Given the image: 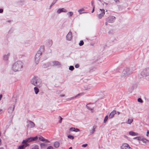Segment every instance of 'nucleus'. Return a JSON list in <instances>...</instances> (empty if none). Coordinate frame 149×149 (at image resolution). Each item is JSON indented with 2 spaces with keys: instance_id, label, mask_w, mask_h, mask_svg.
Returning a JSON list of instances; mask_svg holds the SVG:
<instances>
[{
  "instance_id": "f257e3e1",
  "label": "nucleus",
  "mask_w": 149,
  "mask_h": 149,
  "mask_svg": "<svg viewBox=\"0 0 149 149\" xmlns=\"http://www.w3.org/2000/svg\"><path fill=\"white\" fill-rule=\"evenodd\" d=\"M23 63L20 61H18L14 63L13 66V70L16 72L21 70L23 68Z\"/></svg>"
},
{
  "instance_id": "f03ea898",
  "label": "nucleus",
  "mask_w": 149,
  "mask_h": 149,
  "mask_svg": "<svg viewBox=\"0 0 149 149\" xmlns=\"http://www.w3.org/2000/svg\"><path fill=\"white\" fill-rule=\"evenodd\" d=\"M31 83L35 86H36L39 88L42 86L41 80L38 77H34L31 80Z\"/></svg>"
},
{
  "instance_id": "7ed1b4c3",
  "label": "nucleus",
  "mask_w": 149,
  "mask_h": 149,
  "mask_svg": "<svg viewBox=\"0 0 149 149\" xmlns=\"http://www.w3.org/2000/svg\"><path fill=\"white\" fill-rule=\"evenodd\" d=\"M38 139L37 136L34 137H30L23 141L24 143H27L36 140Z\"/></svg>"
},
{
  "instance_id": "20e7f679",
  "label": "nucleus",
  "mask_w": 149,
  "mask_h": 149,
  "mask_svg": "<svg viewBox=\"0 0 149 149\" xmlns=\"http://www.w3.org/2000/svg\"><path fill=\"white\" fill-rule=\"evenodd\" d=\"M141 75L143 76H147L149 75V68L144 70L141 72Z\"/></svg>"
},
{
  "instance_id": "39448f33",
  "label": "nucleus",
  "mask_w": 149,
  "mask_h": 149,
  "mask_svg": "<svg viewBox=\"0 0 149 149\" xmlns=\"http://www.w3.org/2000/svg\"><path fill=\"white\" fill-rule=\"evenodd\" d=\"M121 149H132L129 145L127 143H123L121 146Z\"/></svg>"
},
{
  "instance_id": "423d86ee",
  "label": "nucleus",
  "mask_w": 149,
  "mask_h": 149,
  "mask_svg": "<svg viewBox=\"0 0 149 149\" xmlns=\"http://www.w3.org/2000/svg\"><path fill=\"white\" fill-rule=\"evenodd\" d=\"M123 73L125 75H128L131 74L132 72L128 68L126 69L123 71Z\"/></svg>"
},
{
  "instance_id": "0eeeda50",
  "label": "nucleus",
  "mask_w": 149,
  "mask_h": 149,
  "mask_svg": "<svg viewBox=\"0 0 149 149\" xmlns=\"http://www.w3.org/2000/svg\"><path fill=\"white\" fill-rule=\"evenodd\" d=\"M40 58V55L39 54H36L35 57V62L36 64H38L39 62Z\"/></svg>"
},
{
  "instance_id": "6e6552de",
  "label": "nucleus",
  "mask_w": 149,
  "mask_h": 149,
  "mask_svg": "<svg viewBox=\"0 0 149 149\" xmlns=\"http://www.w3.org/2000/svg\"><path fill=\"white\" fill-rule=\"evenodd\" d=\"M101 10V13L98 15V17L100 19L105 14V10L104 9H100Z\"/></svg>"
},
{
  "instance_id": "1a4fd4ad",
  "label": "nucleus",
  "mask_w": 149,
  "mask_h": 149,
  "mask_svg": "<svg viewBox=\"0 0 149 149\" xmlns=\"http://www.w3.org/2000/svg\"><path fill=\"white\" fill-rule=\"evenodd\" d=\"M66 38L67 40H70L72 38V34L71 32H69L66 36Z\"/></svg>"
},
{
  "instance_id": "9d476101",
  "label": "nucleus",
  "mask_w": 149,
  "mask_h": 149,
  "mask_svg": "<svg viewBox=\"0 0 149 149\" xmlns=\"http://www.w3.org/2000/svg\"><path fill=\"white\" fill-rule=\"evenodd\" d=\"M23 144L21 146H19V149H24L25 147L28 146L29 144L27 143H24L23 141L22 142Z\"/></svg>"
},
{
  "instance_id": "9b49d317",
  "label": "nucleus",
  "mask_w": 149,
  "mask_h": 149,
  "mask_svg": "<svg viewBox=\"0 0 149 149\" xmlns=\"http://www.w3.org/2000/svg\"><path fill=\"white\" fill-rule=\"evenodd\" d=\"M115 18V17L113 16H110L107 19V21L109 23L112 22L113 20Z\"/></svg>"
},
{
  "instance_id": "f8f14e48",
  "label": "nucleus",
  "mask_w": 149,
  "mask_h": 149,
  "mask_svg": "<svg viewBox=\"0 0 149 149\" xmlns=\"http://www.w3.org/2000/svg\"><path fill=\"white\" fill-rule=\"evenodd\" d=\"M67 12V11L64 8L59 9L57 11V12L58 13H61L62 12Z\"/></svg>"
},
{
  "instance_id": "ddd939ff",
  "label": "nucleus",
  "mask_w": 149,
  "mask_h": 149,
  "mask_svg": "<svg viewBox=\"0 0 149 149\" xmlns=\"http://www.w3.org/2000/svg\"><path fill=\"white\" fill-rule=\"evenodd\" d=\"M70 132H77L80 131L77 128H75L74 127H72L70 129Z\"/></svg>"
},
{
  "instance_id": "4468645a",
  "label": "nucleus",
  "mask_w": 149,
  "mask_h": 149,
  "mask_svg": "<svg viewBox=\"0 0 149 149\" xmlns=\"http://www.w3.org/2000/svg\"><path fill=\"white\" fill-rule=\"evenodd\" d=\"M116 113V111L114 110L110 114L109 116V118H113Z\"/></svg>"
},
{
  "instance_id": "2eb2a0df",
  "label": "nucleus",
  "mask_w": 149,
  "mask_h": 149,
  "mask_svg": "<svg viewBox=\"0 0 149 149\" xmlns=\"http://www.w3.org/2000/svg\"><path fill=\"white\" fill-rule=\"evenodd\" d=\"M28 126L30 127H33L35 126V125L31 121H29L28 122Z\"/></svg>"
},
{
  "instance_id": "dca6fc26",
  "label": "nucleus",
  "mask_w": 149,
  "mask_h": 149,
  "mask_svg": "<svg viewBox=\"0 0 149 149\" xmlns=\"http://www.w3.org/2000/svg\"><path fill=\"white\" fill-rule=\"evenodd\" d=\"M129 134L130 135L132 136H137L138 135V134L137 133L134 132L133 131L130 132Z\"/></svg>"
},
{
  "instance_id": "f3484780",
  "label": "nucleus",
  "mask_w": 149,
  "mask_h": 149,
  "mask_svg": "<svg viewBox=\"0 0 149 149\" xmlns=\"http://www.w3.org/2000/svg\"><path fill=\"white\" fill-rule=\"evenodd\" d=\"M91 104H88L87 105L86 107L88 109H89L90 110H91V111L92 112H93V109L91 108Z\"/></svg>"
},
{
  "instance_id": "a211bd4d",
  "label": "nucleus",
  "mask_w": 149,
  "mask_h": 149,
  "mask_svg": "<svg viewBox=\"0 0 149 149\" xmlns=\"http://www.w3.org/2000/svg\"><path fill=\"white\" fill-rule=\"evenodd\" d=\"M53 44V41L52 40H50L48 41L47 43V45L49 47L51 46Z\"/></svg>"
},
{
  "instance_id": "6ab92c4d",
  "label": "nucleus",
  "mask_w": 149,
  "mask_h": 149,
  "mask_svg": "<svg viewBox=\"0 0 149 149\" xmlns=\"http://www.w3.org/2000/svg\"><path fill=\"white\" fill-rule=\"evenodd\" d=\"M39 140L40 141H45L46 142H48V140L46 139H44V138L42 136H40L39 137Z\"/></svg>"
},
{
  "instance_id": "aec40b11",
  "label": "nucleus",
  "mask_w": 149,
  "mask_h": 149,
  "mask_svg": "<svg viewBox=\"0 0 149 149\" xmlns=\"http://www.w3.org/2000/svg\"><path fill=\"white\" fill-rule=\"evenodd\" d=\"M59 146V143L58 142H56L54 143V146L55 147L57 148Z\"/></svg>"
},
{
  "instance_id": "412c9836",
  "label": "nucleus",
  "mask_w": 149,
  "mask_h": 149,
  "mask_svg": "<svg viewBox=\"0 0 149 149\" xmlns=\"http://www.w3.org/2000/svg\"><path fill=\"white\" fill-rule=\"evenodd\" d=\"M142 141L143 142L145 143H147L149 142V141L146 139L142 138Z\"/></svg>"
},
{
  "instance_id": "4be33fe9",
  "label": "nucleus",
  "mask_w": 149,
  "mask_h": 149,
  "mask_svg": "<svg viewBox=\"0 0 149 149\" xmlns=\"http://www.w3.org/2000/svg\"><path fill=\"white\" fill-rule=\"evenodd\" d=\"M133 121V119L132 118L129 119L128 120L127 123L129 124H131Z\"/></svg>"
},
{
  "instance_id": "5701e85b",
  "label": "nucleus",
  "mask_w": 149,
  "mask_h": 149,
  "mask_svg": "<svg viewBox=\"0 0 149 149\" xmlns=\"http://www.w3.org/2000/svg\"><path fill=\"white\" fill-rule=\"evenodd\" d=\"M34 90L36 94H37L39 92V89L37 87H35L34 88Z\"/></svg>"
},
{
  "instance_id": "b1692460",
  "label": "nucleus",
  "mask_w": 149,
  "mask_h": 149,
  "mask_svg": "<svg viewBox=\"0 0 149 149\" xmlns=\"http://www.w3.org/2000/svg\"><path fill=\"white\" fill-rule=\"evenodd\" d=\"M84 8H81L78 10V12L79 13L81 14L82 13H84V12H83L84 11Z\"/></svg>"
},
{
  "instance_id": "393cba45",
  "label": "nucleus",
  "mask_w": 149,
  "mask_h": 149,
  "mask_svg": "<svg viewBox=\"0 0 149 149\" xmlns=\"http://www.w3.org/2000/svg\"><path fill=\"white\" fill-rule=\"evenodd\" d=\"M9 55V54H8L7 55H5L4 56V59L5 60H7L8 59V57Z\"/></svg>"
},
{
  "instance_id": "a878e982",
  "label": "nucleus",
  "mask_w": 149,
  "mask_h": 149,
  "mask_svg": "<svg viewBox=\"0 0 149 149\" xmlns=\"http://www.w3.org/2000/svg\"><path fill=\"white\" fill-rule=\"evenodd\" d=\"M142 138L141 137H134V139H137L139 141H142Z\"/></svg>"
},
{
  "instance_id": "bb28decb",
  "label": "nucleus",
  "mask_w": 149,
  "mask_h": 149,
  "mask_svg": "<svg viewBox=\"0 0 149 149\" xmlns=\"http://www.w3.org/2000/svg\"><path fill=\"white\" fill-rule=\"evenodd\" d=\"M68 138L71 139H74L73 136H72L71 135H69L68 136Z\"/></svg>"
},
{
  "instance_id": "cd10ccee",
  "label": "nucleus",
  "mask_w": 149,
  "mask_h": 149,
  "mask_svg": "<svg viewBox=\"0 0 149 149\" xmlns=\"http://www.w3.org/2000/svg\"><path fill=\"white\" fill-rule=\"evenodd\" d=\"M54 65H60V63L59 62L57 61H54Z\"/></svg>"
},
{
  "instance_id": "c85d7f7f",
  "label": "nucleus",
  "mask_w": 149,
  "mask_h": 149,
  "mask_svg": "<svg viewBox=\"0 0 149 149\" xmlns=\"http://www.w3.org/2000/svg\"><path fill=\"white\" fill-rule=\"evenodd\" d=\"M108 119V116H105V118H104V123H105L107 121Z\"/></svg>"
},
{
  "instance_id": "c756f323",
  "label": "nucleus",
  "mask_w": 149,
  "mask_h": 149,
  "mask_svg": "<svg viewBox=\"0 0 149 149\" xmlns=\"http://www.w3.org/2000/svg\"><path fill=\"white\" fill-rule=\"evenodd\" d=\"M95 128L94 127H93V129L91 130V134H92L94 133L95 132Z\"/></svg>"
},
{
  "instance_id": "7c9ffc66",
  "label": "nucleus",
  "mask_w": 149,
  "mask_h": 149,
  "mask_svg": "<svg viewBox=\"0 0 149 149\" xmlns=\"http://www.w3.org/2000/svg\"><path fill=\"white\" fill-rule=\"evenodd\" d=\"M84 42L83 41L81 40L80 41V42L79 43V45L80 46H82L84 45Z\"/></svg>"
},
{
  "instance_id": "2f4dec72",
  "label": "nucleus",
  "mask_w": 149,
  "mask_h": 149,
  "mask_svg": "<svg viewBox=\"0 0 149 149\" xmlns=\"http://www.w3.org/2000/svg\"><path fill=\"white\" fill-rule=\"evenodd\" d=\"M74 68L73 66H71L69 68V70H72L74 69Z\"/></svg>"
},
{
  "instance_id": "473e14b6",
  "label": "nucleus",
  "mask_w": 149,
  "mask_h": 149,
  "mask_svg": "<svg viewBox=\"0 0 149 149\" xmlns=\"http://www.w3.org/2000/svg\"><path fill=\"white\" fill-rule=\"evenodd\" d=\"M138 102H140L141 103H142L143 102V100H142L140 98H139L138 99Z\"/></svg>"
},
{
  "instance_id": "72a5a7b5",
  "label": "nucleus",
  "mask_w": 149,
  "mask_h": 149,
  "mask_svg": "<svg viewBox=\"0 0 149 149\" xmlns=\"http://www.w3.org/2000/svg\"><path fill=\"white\" fill-rule=\"evenodd\" d=\"M32 149H39L38 146H35Z\"/></svg>"
},
{
  "instance_id": "f704fd0d",
  "label": "nucleus",
  "mask_w": 149,
  "mask_h": 149,
  "mask_svg": "<svg viewBox=\"0 0 149 149\" xmlns=\"http://www.w3.org/2000/svg\"><path fill=\"white\" fill-rule=\"evenodd\" d=\"M57 0H54V1H53V2L51 4V6H52L54 4L56 3V2L57 1Z\"/></svg>"
},
{
  "instance_id": "c9c22d12",
  "label": "nucleus",
  "mask_w": 149,
  "mask_h": 149,
  "mask_svg": "<svg viewBox=\"0 0 149 149\" xmlns=\"http://www.w3.org/2000/svg\"><path fill=\"white\" fill-rule=\"evenodd\" d=\"M57 0H54V1H53V2L51 4V6H52L54 4L56 3V2L57 1Z\"/></svg>"
},
{
  "instance_id": "e433bc0d",
  "label": "nucleus",
  "mask_w": 149,
  "mask_h": 149,
  "mask_svg": "<svg viewBox=\"0 0 149 149\" xmlns=\"http://www.w3.org/2000/svg\"><path fill=\"white\" fill-rule=\"evenodd\" d=\"M68 14L70 16H72L73 15V13L72 12H69L68 13Z\"/></svg>"
},
{
  "instance_id": "4c0bfd02",
  "label": "nucleus",
  "mask_w": 149,
  "mask_h": 149,
  "mask_svg": "<svg viewBox=\"0 0 149 149\" xmlns=\"http://www.w3.org/2000/svg\"><path fill=\"white\" fill-rule=\"evenodd\" d=\"M87 146V144H83L82 145V146L83 147H86Z\"/></svg>"
},
{
  "instance_id": "58836bf2",
  "label": "nucleus",
  "mask_w": 149,
  "mask_h": 149,
  "mask_svg": "<svg viewBox=\"0 0 149 149\" xmlns=\"http://www.w3.org/2000/svg\"><path fill=\"white\" fill-rule=\"evenodd\" d=\"M42 49V51H44V46H41L40 47V50Z\"/></svg>"
},
{
  "instance_id": "ea45409f",
  "label": "nucleus",
  "mask_w": 149,
  "mask_h": 149,
  "mask_svg": "<svg viewBox=\"0 0 149 149\" xmlns=\"http://www.w3.org/2000/svg\"><path fill=\"white\" fill-rule=\"evenodd\" d=\"M83 95V93H79V94H78L76 97H77V96H78L79 95Z\"/></svg>"
},
{
  "instance_id": "a19ab883",
  "label": "nucleus",
  "mask_w": 149,
  "mask_h": 149,
  "mask_svg": "<svg viewBox=\"0 0 149 149\" xmlns=\"http://www.w3.org/2000/svg\"><path fill=\"white\" fill-rule=\"evenodd\" d=\"M47 149H53V148L52 146H50L48 147Z\"/></svg>"
},
{
  "instance_id": "79ce46f5",
  "label": "nucleus",
  "mask_w": 149,
  "mask_h": 149,
  "mask_svg": "<svg viewBox=\"0 0 149 149\" xmlns=\"http://www.w3.org/2000/svg\"><path fill=\"white\" fill-rule=\"evenodd\" d=\"M79 67V65L78 64H76L75 65V67L76 68H78Z\"/></svg>"
},
{
  "instance_id": "37998d69",
  "label": "nucleus",
  "mask_w": 149,
  "mask_h": 149,
  "mask_svg": "<svg viewBox=\"0 0 149 149\" xmlns=\"http://www.w3.org/2000/svg\"><path fill=\"white\" fill-rule=\"evenodd\" d=\"M147 134L146 135L147 136H148V134H149V131H148V130L147 131Z\"/></svg>"
},
{
  "instance_id": "c03bdc74",
  "label": "nucleus",
  "mask_w": 149,
  "mask_h": 149,
  "mask_svg": "<svg viewBox=\"0 0 149 149\" xmlns=\"http://www.w3.org/2000/svg\"><path fill=\"white\" fill-rule=\"evenodd\" d=\"M3 10L2 9H0V13H2L3 12Z\"/></svg>"
},
{
  "instance_id": "a18cd8bd",
  "label": "nucleus",
  "mask_w": 149,
  "mask_h": 149,
  "mask_svg": "<svg viewBox=\"0 0 149 149\" xmlns=\"http://www.w3.org/2000/svg\"><path fill=\"white\" fill-rule=\"evenodd\" d=\"M94 9H95V7H94H94H93V10H92V13H93L94 12Z\"/></svg>"
},
{
  "instance_id": "49530a36",
  "label": "nucleus",
  "mask_w": 149,
  "mask_h": 149,
  "mask_svg": "<svg viewBox=\"0 0 149 149\" xmlns=\"http://www.w3.org/2000/svg\"><path fill=\"white\" fill-rule=\"evenodd\" d=\"M113 0L116 3L118 2H119V0Z\"/></svg>"
},
{
  "instance_id": "de8ad7c7",
  "label": "nucleus",
  "mask_w": 149,
  "mask_h": 149,
  "mask_svg": "<svg viewBox=\"0 0 149 149\" xmlns=\"http://www.w3.org/2000/svg\"><path fill=\"white\" fill-rule=\"evenodd\" d=\"M11 108H12V111H13L14 109V107H10Z\"/></svg>"
},
{
  "instance_id": "09e8293b",
  "label": "nucleus",
  "mask_w": 149,
  "mask_h": 149,
  "mask_svg": "<svg viewBox=\"0 0 149 149\" xmlns=\"http://www.w3.org/2000/svg\"><path fill=\"white\" fill-rule=\"evenodd\" d=\"M60 118H61V119H60V123H61V121L62 120V118L61 117H60Z\"/></svg>"
},
{
  "instance_id": "8fccbe9b",
  "label": "nucleus",
  "mask_w": 149,
  "mask_h": 149,
  "mask_svg": "<svg viewBox=\"0 0 149 149\" xmlns=\"http://www.w3.org/2000/svg\"><path fill=\"white\" fill-rule=\"evenodd\" d=\"M2 97V95H0V100L1 99Z\"/></svg>"
},
{
  "instance_id": "3c124183",
  "label": "nucleus",
  "mask_w": 149,
  "mask_h": 149,
  "mask_svg": "<svg viewBox=\"0 0 149 149\" xmlns=\"http://www.w3.org/2000/svg\"><path fill=\"white\" fill-rule=\"evenodd\" d=\"M1 139H0V144H1Z\"/></svg>"
},
{
  "instance_id": "603ef678",
  "label": "nucleus",
  "mask_w": 149,
  "mask_h": 149,
  "mask_svg": "<svg viewBox=\"0 0 149 149\" xmlns=\"http://www.w3.org/2000/svg\"><path fill=\"white\" fill-rule=\"evenodd\" d=\"M61 96H62V97H63V96H64V95H61Z\"/></svg>"
},
{
  "instance_id": "864d4df0",
  "label": "nucleus",
  "mask_w": 149,
  "mask_h": 149,
  "mask_svg": "<svg viewBox=\"0 0 149 149\" xmlns=\"http://www.w3.org/2000/svg\"><path fill=\"white\" fill-rule=\"evenodd\" d=\"M69 149H72V148L71 147H70Z\"/></svg>"
},
{
  "instance_id": "5fc2aeb1",
  "label": "nucleus",
  "mask_w": 149,
  "mask_h": 149,
  "mask_svg": "<svg viewBox=\"0 0 149 149\" xmlns=\"http://www.w3.org/2000/svg\"><path fill=\"white\" fill-rule=\"evenodd\" d=\"M118 114H120V113L119 112H118Z\"/></svg>"
},
{
  "instance_id": "6e6d98bb",
  "label": "nucleus",
  "mask_w": 149,
  "mask_h": 149,
  "mask_svg": "<svg viewBox=\"0 0 149 149\" xmlns=\"http://www.w3.org/2000/svg\"><path fill=\"white\" fill-rule=\"evenodd\" d=\"M42 144H41V146H42Z\"/></svg>"
},
{
  "instance_id": "4d7b16f0",
  "label": "nucleus",
  "mask_w": 149,
  "mask_h": 149,
  "mask_svg": "<svg viewBox=\"0 0 149 149\" xmlns=\"http://www.w3.org/2000/svg\"><path fill=\"white\" fill-rule=\"evenodd\" d=\"M98 0L100 1H101V0Z\"/></svg>"
}]
</instances>
